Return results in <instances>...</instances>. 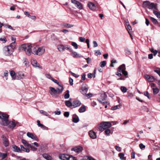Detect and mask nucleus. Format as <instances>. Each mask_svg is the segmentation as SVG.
Here are the masks:
<instances>
[{"label":"nucleus","mask_w":160,"mask_h":160,"mask_svg":"<svg viewBox=\"0 0 160 160\" xmlns=\"http://www.w3.org/2000/svg\"><path fill=\"white\" fill-rule=\"evenodd\" d=\"M13 148L14 149V151L17 152H21V150L20 148H18L17 146L14 145L13 146Z\"/></svg>","instance_id":"obj_26"},{"label":"nucleus","mask_w":160,"mask_h":160,"mask_svg":"<svg viewBox=\"0 0 160 160\" xmlns=\"http://www.w3.org/2000/svg\"><path fill=\"white\" fill-rule=\"evenodd\" d=\"M52 80L55 83H56L60 86H60H61L59 84V82H58L57 80L54 79L53 78L52 79Z\"/></svg>","instance_id":"obj_56"},{"label":"nucleus","mask_w":160,"mask_h":160,"mask_svg":"<svg viewBox=\"0 0 160 160\" xmlns=\"http://www.w3.org/2000/svg\"><path fill=\"white\" fill-rule=\"evenodd\" d=\"M72 121L75 123L78 122L79 121L78 117L77 116H73L72 118Z\"/></svg>","instance_id":"obj_29"},{"label":"nucleus","mask_w":160,"mask_h":160,"mask_svg":"<svg viewBox=\"0 0 160 160\" xmlns=\"http://www.w3.org/2000/svg\"><path fill=\"white\" fill-rule=\"evenodd\" d=\"M71 44L75 49H77L78 48V45L75 42H72Z\"/></svg>","instance_id":"obj_37"},{"label":"nucleus","mask_w":160,"mask_h":160,"mask_svg":"<svg viewBox=\"0 0 160 160\" xmlns=\"http://www.w3.org/2000/svg\"><path fill=\"white\" fill-rule=\"evenodd\" d=\"M71 54L73 57L74 58H78L82 57V56L81 55L78 54L76 52H73L71 53Z\"/></svg>","instance_id":"obj_23"},{"label":"nucleus","mask_w":160,"mask_h":160,"mask_svg":"<svg viewBox=\"0 0 160 160\" xmlns=\"http://www.w3.org/2000/svg\"><path fill=\"white\" fill-rule=\"evenodd\" d=\"M40 112L41 114L46 116H48L49 115L47 112L42 110H40Z\"/></svg>","instance_id":"obj_42"},{"label":"nucleus","mask_w":160,"mask_h":160,"mask_svg":"<svg viewBox=\"0 0 160 160\" xmlns=\"http://www.w3.org/2000/svg\"><path fill=\"white\" fill-rule=\"evenodd\" d=\"M22 142L25 146L29 147L30 146V144L28 143L25 140L22 139Z\"/></svg>","instance_id":"obj_33"},{"label":"nucleus","mask_w":160,"mask_h":160,"mask_svg":"<svg viewBox=\"0 0 160 160\" xmlns=\"http://www.w3.org/2000/svg\"><path fill=\"white\" fill-rule=\"evenodd\" d=\"M145 78L147 79L149 82H153L154 81L155 78L154 77L150 75H145Z\"/></svg>","instance_id":"obj_17"},{"label":"nucleus","mask_w":160,"mask_h":160,"mask_svg":"<svg viewBox=\"0 0 160 160\" xmlns=\"http://www.w3.org/2000/svg\"><path fill=\"white\" fill-rule=\"evenodd\" d=\"M112 126L110 122H105L100 123L98 125V128L99 131L102 132L106 129H108Z\"/></svg>","instance_id":"obj_4"},{"label":"nucleus","mask_w":160,"mask_h":160,"mask_svg":"<svg viewBox=\"0 0 160 160\" xmlns=\"http://www.w3.org/2000/svg\"><path fill=\"white\" fill-rule=\"evenodd\" d=\"M107 97V96L105 93H103L101 94L100 98L98 99V101L101 103L104 104L105 103H108L107 102H104Z\"/></svg>","instance_id":"obj_7"},{"label":"nucleus","mask_w":160,"mask_h":160,"mask_svg":"<svg viewBox=\"0 0 160 160\" xmlns=\"http://www.w3.org/2000/svg\"><path fill=\"white\" fill-rule=\"evenodd\" d=\"M31 63L32 64L33 66L35 67L40 68V64L37 63V62L35 59H32L31 60Z\"/></svg>","instance_id":"obj_22"},{"label":"nucleus","mask_w":160,"mask_h":160,"mask_svg":"<svg viewBox=\"0 0 160 160\" xmlns=\"http://www.w3.org/2000/svg\"><path fill=\"white\" fill-rule=\"evenodd\" d=\"M159 91V89L157 88H153V93L154 94H156L158 93Z\"/></svg>","instance_id":"obj_41"},{"label":"nucleus","mask_w":160,"mask_h":160,"mask_svg":"<svg viewBox=\"0 0 160 160\" xmlns=\"http://www.w3.org/2000/svg\"><path fill=\"white\" fill-rule=\"evenodd\" d=\"M9 47H10V48L12 50H13L14 48H15V41L14 42H13L11 44L10 46H8Z\"/></svg>","instance_id":"obj_34"},{"label":"nucleus","mask_w":160,"mask_h":160,"mask_svg":"<svg viewBox=\"0 0 160 160\" xmlns=\"http://www.w3.org/2000/svg\"><path fill=\"white\" fill-rule=\"evenodd\" d=\"M65 104L68 107H70V100L66 101L65 102Z\"/></svg>","instance_id":"obj_53"},{"label":"nucleus","mask_w":160,"mask_h":160,"mask_svg":"<svg viewBox=\"0 0 160 160\" xmlns=\"http://www.w3.org/2000/svg\"><path fill=\"white\" fill-rule=\"evenodd\" d=\"M67 92H68V93L65 94L64 95V98L66 99L68 98L69 97V95L68 93L69 92V90H67Z\"/></svg>","instance_id":"obj_50"},{"label":"nucleus","mask_w":160,"mask_h":160,"mask_svg":"<svg viewBox=\"0 0 160 160\" xmlns=\"http://www.w3.org/2000/svg\"><path fill=\"white\" fill-rule=\"evenodd\" d=\"M8 118V115L0 112V118L2 120V122H0L1 124L4 126H8L9 122Z\"/></svg>","instance_id":"obj_3"},{"label":"nucleus","mask_w":160,"mask_h":160,"mask_svg":"<svg viewBox=\"0 0 160 160\" xmlns=\"http://www.w3.org/2000/svg\"><path fill=\"white\" fill-rule=\"evenodd\" d=\"M81 103L80 101L77 100L73 101L72 103L71 102V107H73V108H76L80 106Z\"/></svg>","instance_id":"obj_13"},{"label":"nucleus","mask_w":160,"mask_h":160,"mask_svg":"<svg viewBox=\"0 0 160 160\" xmlns=\"http://www.w3.org/2000/svg\"><path fill=\"white\" fill-rule=\"evenodd\" d=\"M10 74L13 79L15 80L14 78L16 77V73L13 70H12L10 72Z\"/></svg>","instance_id":"obj_28"},{"label":"nucleus","mask_w":160,"mask_h":160,"mask_svg":"<svg viewBox=\"0 0 160 160\" xmlns=\"http://www.w3.org/2000/svg\"><path fill=\"white\" fill-rule=\"evenodd\" d=\"M144 95L148 97V99H150V98L149 96V94L148 92H144Z\"/></svg>","instance_id":"obj_60"},{"label":"nucleus","mask_w":160,"mask_h":160,"mask_svg":"<svg viewBox=\"0 0 160 160\" xmlns=\"http://www.w3.org/2000/svg\"><path fill=\"white\" fill-rule=\"evenodd\" d=\"M62 25L64 26L65 28H69L70 27V25L68 24L64 23Z\"/></svg>","instance_id":"obj_52"},{"label":"nucleus","mask_w":160,"mask_h":160,"mask_svg":"<svg viewBox=\"0 0 160 160\" xmlns=\"http://www.w3.org/2000/svg\"><path fill=\"white\" fill-rule=\"evenodd\" d=\"M83 150V148L80 146H77L72 148L71 150L74 151L77 153H79L82 152Z\"/></svg>","instance_id":"obj_11"},{"label":"nucleus","mask_w":160,"mask_h":160,"mask_svg":"<svg viewBox=\"0 0 160 160\" xmlns=\"http://www.w3.org/2000/svg\"><path fill=\"white\" fill-rule=\"evenodd\" d=\"M24 77V75L23 73L22 72H19L16 73V77L14 79H22Z\"/></svg>","instance_id":"obj_16"},{"label":"nucleus","mask_w":160,"mask_h":160,"mask_svg":"<svg viewBox=\"0 0 160 160\" xmlns=\"http://www.w3.org/2000/svg\"><path fill=\"white\" fill-rule=\"evenodd\" d=\"M37 125H38L39 127H41L42 128H46V127L45 126H44L43 124H42L40 123V121L39 120H38L37 121Z\"/></svg>","instance_id":"obj_30"},{"label":"nucleus","mask_w":160,"mask_h":160,"mask_svg":"<svg viewBox=\"0 0 160 160\" xmlns=\"http://www.w3.org/2000/svg\"><path fill=\"white\" fill-rule=\"evenodd\" d=\"M122 73L127 77L126 76L128 75V72L126 71L125 66L124 64L118 67L116 73V75L119 77H120L122 76ZM124 78L122 77H121L120 78L118 79V80H124Z\"/></svg>","instance_id":"obj_2"},{"label":"nucleus","mask_w":160,"mask_h":160,"mask_svg":"<svg viewBox=\"0 0 160 160\" xmlns=\"http://www.w3.org/2000/svg\"><path fill=\"white\" fill-rule=\"evenodd\" d=\"M21 150L23 151L24 152H29L30 151L29 149L25 148L24 147Z\"/></svg>","instance_id":"obj_54"},{"label":"nucleus","mask_w":160,"mask_h":160,"mask_svg":"<svg viewBox=\"0 0 160 160\" xmlns=\"http://www.w3.org/2000/svg\"><path fill=\"white\" fill-rule=\"evenodd\" d=\"M106 61H103L101 62L100 63V66L102 67L103 68L106 65Z\"/></svg>","instance_id":"obj_38"},{"label":"nucleus","mask_w":160,"mask_h":160,"mask_svg":"<svg viewBox=\"0 0 160 160\" xmlns=\"http://www.w3.org/2000/svg\"><path fill=\"white\" fill-rule=\"evenodd\" d=\"M46 77L49 79H52V78L51 77V75L49 74H45Z\"/></svg>","instance_id":"obj_58"},{"label":"nucleus","mask_w":160,"mask_h":160,"mask_svg":"<svg viewBox=\"0 0 160 160\" xmlns=\"http://www.w3.org/2000/svg\"><path fill=\"white\" fill-rule=\"evenodd\" d=\"M150 18L151 20L154 24H156L157 23V21L156 19L152 17H151Z\"/></svg>","instance_id":"obj_44"},{"label":"nucleus","mask_w":160,"mask_h":160,"mask_svg":"<svg viewBox=\"0 0 160 160\" xmlns=\"http://www.w3.org/2000/svg\"><path fill=\"white\" fill-rule=\"evenodd\" d=\"M27 136L29 138H31L32 139L38 141V139L37 138V136L35 134H33L32 133L28 132L27 133Z\"/></svg>","instance_id":"obj_14"},{"label":"nucleus","mask_w":160,"mask_h":160,"mask_svg":"<svg viewBox=\"0 0 160 160\" xmlns=\"http://www.w3.org/2000/svg\"><path fill=\"white\" fill-rule=\"evenodd\" d=\"M126 28L128 33L129 32H130L129 31L131 30L132 29L131 27V26L129 24H126Z\"/></svg>","instance_id":"obj_40"},{"label":"nucleus","mask_w":160,"mask_h":160,"mask_svg":"<svg viewBox=\"0 0 160 160\" xmlns=\"http://www.w3.org/2000/svg\"><path fill=\"white\" fill-rule=\"evenodd\" d=\"M13 50L10 47L5 46L3 48L4 53L6 55L9 56L12 54Z\"/></svg>","instance_id":"obj_8"},{"label":"nucleus","mask_w":160,"mask_h":160,"mask_svg":"<svg viewBox=\"0 0 160 160\" xmlns=\"http://www.w3.org/2000/svg\"><path fill=\"white\" fill-rule=\"evenodd\" d=\"M125 52L126 54L128 55L131 53L130 50L128 48H126L125 49Z\"/></svg>","instance_id":"obj_47"},{"label":"nucleus","mask_w":160,"mask_h":160,"mask_svg":"<svg viewBox=\"0 0 160 160\" xmlns=\"http://www.w3.org/2000/svg\"><path fill=\"white\" fill-rule=\"evenodd\" d=\"M124 156V154L122 153H120L118 154V156L121 160H126V158Z\"/></svg>","instance_id":"obj_27"},{"label":"nucleus","mask_w":160,"mask_h":160,"mask_svg":"<svg viewBox=\"0 0 160 160\" xmlns=\"http://www.w3.org/2000/svg\"><path fill=\"white\" fill-rule=\"evenodd\" d=\"M131 158L134 159L135 157V152L133 151L131 153Z\"/></svg>","instance_id":"obj_51"},{"label":"nucleus","mask_w":160,"mask_h":160,"mask_svg":"<svg viewBox=\"0 0 160 160\" xmlns=\"http://www.w3.org/2000/svg\"><path fill=\"white\" fill-rule=\"evenodd\" d=\"M49 89L50 90V92L52 96L56 95L57 93H60L62 92L63 89L62 86H60V87L59 88H58L57 90L52 87H49Z\"/></svg>","instance_id":"obj_6"},{"label":"nucleus","mask_w":160,"mask_h":160,"mask_svg":"<svg viewBox=\"0 0 160 160\" xmlns=\"http://www.w3.org/2000/svg\"><path fill=\"white\" fill-rule=\"evenodd\" d=\"M93 43L94 45L93 47H96L98 46V44L96 41H93Z\"/></svg>","instance_id":"obj_63"},{"label":"nucleus","mask_w":160,"mask_h":160,"mask_svg":"<svg viewBox=\"0 0 160 160\" xmlns=\"http://www.w3.org/2000/svg\"><path fill=\"white\" fill-rule=\"evenodd\" d=\"M121 90L123 93H125L127 91V89L124 86H121Z\"/></svg>","instance_id":"obj_43"},{"label":"nucleus","mask_w":160,"mask_h":160,"mask_svg":"<svg viewBox=\"0 0 160 160\" xmlns=\"http://www.w3.org/2000/svg\"><path fill=\"white\" fill-rule=\"evenodd\" d=\"M79 39L81 42H83L85 40V38L82 37H80L79 38Z\"/></svg>","instance_id":"obj_59"},{"label":"nucleus","mask_w":160,"mask_h":160,"mask_svg":"<svg viewBox=\"0 0 160 160\" xmlns=\"http://www.w3.org/2000/svg\"><path fill=\"white\" fill-rule=\"evenodd\" d=\"M121 107V105L119 104L112 107L111 109L113 110H115L117 109L120 108Z\"/></svg>","instance_id":"obj_32"},{"label":"nucleus","mask_w":160,"mask_h":160,"mask_svg":"<svg viewBox=\"0 0 160 160\" xmlns=\"http://www.w3.org/2000/svg\"><path fill=\"white\" fill-rule=\"evenodd\" d=\"M14 120H13L11 122L9 121L8 127L11 128H13L16 125V124L14 122Z\"/></svg>","instance_id":"obj_21"},{"label":"nucleus","mask_w":160,"mask_h":160,"mask_svg":"<svg viewBox=\"0 0 160 160\" xmlns=\"http://www.w3.org/2000/svg\"><path fill=\"white\" fill-rule=\"evenodd\" d=\"M59 158L62 160H69L70 155L66 154H61L59 155Z\"/></svg>","instance_id":"obj_15"},{"label":"nucleus","mask_w":160,"mask_h":160,"mask_svg":"<svg viewBox=\"0 0 160 160\" xmlns=\"http://www.w3.org/2000/svg\"><path fill=\"white\" fill-rule=\"evenodd\" d=\"M58 49L61 52H63L65 50H68L69 49V48L68 47V45H60L58 46Z\"/></svg>","instance_id":"obj_12"},{"label":"nucleus","mask_w":160,"mask_h":160,"mask_svg":"<svg viewBox=\"0 0 160 160\" xmlns=\"http://www.w3.org/2000/svg\"><path fill=\"white\" fill-rule=\"evenodd\" d=\"M142 7L145 8L152 9L156 8V6L153 3H151L148 1H146L143 2Z\"/></svg>","instance_id":"obj_5"},{"label":"nucleus","mask_w":160,"mask_h":160,"mask_svg":"<svg viewBox=\"0 0 160 160\" xmlns=\"http://www.w3.org/2000/svg\"><path fill=\"white\" fill-rule=\"evenodd\" d=\"M71 73L72 74V75L74 77H75L76 78H77L78 77H79V75L76 74L75 73H74L72 72H71Z\"/></svg>","instance_id":"obj_61"},{"label":"nucleus","mask_w":160,"mask_h":160,"mask_svg":"<svg viewBox=\"0 0 160 160\" xmlns=\"http://www.w3.org/2000/svg\"><path fill=\"white\" fill-rule=\"evenodd\" d=\"M88 90V85L86 84H83L81 87L80 92L82 94L85 95L87 93Z\"/></svg>","instance_id":"obj_9"},{"label":"nucleus","mask_w":160,"mask_h":160,"mask_svg":"<svg viewBox=\"0 0 160 160\" xmlns=\"http://www.w3.org/2000/svg\"><path fill=\"white\" fill-rule=\"evenodd\" d=\"M42 156L44 158L47 160H52V158L49 155L46 153L43 154L42 155Z\"/></svg>","instance_id":"obj_24"},{"label":"nucleus","mask_w":160,"mask_h":160,"mask_svg":"<svg viewBox=\"0 0 160 160\" xmlns=\"http://www.w3.org/2000/svg\"><path fill=\"white\" fill-rule=\"evenodd\" d=\"M88 6L90 9L92 11H95L96 9V7L95 5L92 2H89Z\"/></svg>","instance_id":"obj_18"},{"label":"nucleus","mask_w":160,"mask_h":160,"mask_svg":"<svg viewBox=\"0 0 160 160\" xmlns=\"http://www.w3.org/2000/svg\"><path fill=\"white\" fill-rule=\"evenodd\" d=\"M64 115L66 117H68L69 115V113L68 112H66L64 113Z\"/></svg>","instance_id":"obj_55"},{"label":"nucleus","mask_w":160,"mask_h":160,"mask_svg":"<svg viewBox=\"0 0 160 160\" xmlns=\"http://www.w3.org/2000/svg\"><path fill=\"white\" fill-rule=\"evenodd\" d=\"M7 156V154L6 153H2L0 152V158L2 159H5Z\"/></svg>","instance_id":"obj_31"},{"label":"nucleus","mask_w":160,"mask_h":160,"mask_svg":"<svg viewBox=\"0 0 160 160\" xmlns=\"http://www.w3.org/2000/svg\"><path fill=\"white\" fill-rule=\"evenodd\" d=\"M86 110V107L84 105L82 106L79 109V112L81 113L84 112Z\"/></svg>","instance_id":"obj_25"},{"label":"nucleus","mask_w":160,"mask_h":160,"mask_svg":"<svg viewBox=\"0 0 160 160\" xmlns=\"http://www.w3.org/2000/svg\"><path fill=\"white\" fill-rule=\"evenodd\" d=\"M153 13L158 18H160V13L158 12L153 10Z\"/></svg>","instance_id":"obj_36"},{"label":"nucleus","mask_w":160,"mask_h":160,"mask_svg":"<svg viewBox=\"0 0 160 160\" xmlns=\"http://www.w3.org/2000/svg\"><path fill=\"white\" fill-rule=\"evenodd\" d=\"M139 148L141 149H144L145 148V146L142 143L140 144L139 145Z\"/></svg>","instance_id":"obj_48"},{"label":"nucleus","mask_w":160,"mask_h":160,"mask_svg":"<svg viewBox=\"0 0 160 160\" xmlns=\"http://www.w3.org/2000/svg\"><path fill=\"white\" fill-rule=\"evenodd\" d=\"M85 59L87 61V62L88 63H89L90 62H91V58H86Z\"/></svg>","instance_id":"obj_62"},{"label":"nucleus","mask_w":160,"mask_h":160,"mask_svg":"<svg viewBox=\"0 0 160 160\" xmlns=\"http://www.w3.org/2000/svg\"><path fill=\"white\" fill-rule=\"evenodd\" d=\"M150 50L153 53L154 55H156L158 52L157 50H154L153 48L150 49Z\"/></svg>","instance_id":"obj_45"},{"label":"nucleus","mask_w":160,"mask_h":160,"mask_svg":"<svg viewBox=\"0 0 160 160\" xmlns=\"http://www.w3.org/2000/svg\"><path fill=\"white\" fill-rule=\"evenodd\" d=\"M89 134L90 138L92 139H95L97 138L96 132L92 130H91L89 132Z\"/></svg>","instance_id":"obj_20"},{"label":"nucleus","mask_w":160,"mask_h":160,"mask_svg":"<svg viewBox=\"0 0 160 160\" xmlns=\"http://www.w3.org/2000/svg\"><path fill=\"white\" fill-rule=\"evenodd\" d=\"M115 148L118 151L120 152L121 151V148L118 146H115Z\"/></svg>","instance_id":"obj_57"},{"label":"nucleus","mask_w":160,"mask_h":160,"mask_svg":"<svg viewBox=\"0 0 160 160\" xmlns=\"http://www.w3.org/2000/svg\"><path fill=\"white\" fill-rule=\"evenodd\" d=\"M29 147H30L33 151H35L37 150V148L34 147L32 145L30 144V146H29Z\"/></svg>","instance_id":"obj_49"},{"label":"nucleus","mask_w":160,"mask_h":160,"mask_svg":"<svg viewBox=\"0 0 160 160\" xmlns=\"http://www.w3.org/2000/svg\"><path fill=\"white\" fill-rule=\"evenodd\" d=\"M2 138L3 140V143L4 145L6 147L8 146L9 145L7 137L3 135Z\"/></svg>","instance_id":"obj_19"},{"label":"nucleus","mask_w":160,"mask_h":160,"mask_svg":"<svg viewBox=\"0 0 160 160\" xmlns=\"http://www.w3.org/2000/svg\"><path fill=\"white\" fill-rule=\"evenodd\" d=\"M71 2L72 3L78 8L80 10L83 9L82 5L79 2L76 0H71Z\"/></svg>","instance_id":"obj_10"},{"label":"nucleus","mask_w":160,"mask_h":160,"mask_svg":"<svg viewBox=\"0 0 160 160\" xmlns=\"http://www.w3.org/2000/svg\"><path fill=\"white\" fill-rule=\"evenodd\" d=\"M23 60L24 61L23 63H24L26 67H28L29 62L28 60L26 58H24Z\"/></svg>","instance_id":"obj_35"},{"label":"nucleus","mask_w":160,"mask_h":160,"mask_svg":"<svg viewBox=\"0 0 160 160\" xmlns=\"http://www.w3.org/2000/svg\"><path fill=\"white\" fill-rule=\"evenodd\" d=\"M21 47L24 49L26 54L29 56L31 55L32 52L34 54L40 56L44 53L45 51V48L43 46L34 47L25 44L22 45Z\"/></svg>","instance_id":"obj_1"},{"label":"nucleus","mask_w":160,"mask_h":160,"mask_svg":"<svg viewBox=\"0 0 160 160\" xmlns=\"http://www.w3.org/2000/svg\"><path fill=\"white\" fill-rule=\"evenodd\" d=\"M110 132H111L110 130V129H108V128L107 129H106L104 131V132H105V134L107 135H109Z\"/></svg>","instance_id":"obj_46"},{"label":"nucleus","mask_w":160,"mask_h":160,"mask_svg":"<svg viewBox=\"0 0 160 160\" xmlns=\"http://www.w3.org/2000/svg\"><path fill=\"white\" fill-rule=\"evenodd\" d=\"M85 95H86L88 98H91L92 96V94L91 93H88L87 94H86Z\"/></svg>","instance_id":"obj_64"},{"label":"nucleus","mask_w":160,"mask_h":160,"mask_svg":"<svg viewBox=\"0 0 160 160\" xmlns=\"http://www.w3.org/2000/svg\"><path fill=\"white\" fill-rule=\"evenodd\" d=\"M84 160H95L93 158L89 156H86L84 157Z\"/></svg>","instance_id":"obj_39"}]
</instances>
